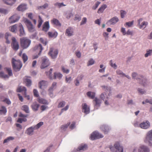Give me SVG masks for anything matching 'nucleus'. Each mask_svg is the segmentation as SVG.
Instances as JSON below:
<instances>
[{
	"instance_id": "39448f33",
	"label": "nucleus",
	"mask_w": 152,
	"mask_h": 152,
	"mask_svg": "<svg viewBox=\"0 0 152 152\" xmlns=\"http://www.w3.org/2000/svg\"><path fill=\"white\" fill-rule=\"evenodd\" d=\"M42 64L41 68L42 69L45 68L50 65V62L48 58L46 57L42 58Z\"/></svg>"
},
{
	"instance_id": "8fccbe9b",
	"label": "nucleus",
	"mask_w": 152,
	"mask_h": 152,
	"mask_svg": "<svg viewBox=\"0 0 152 152\" xmlns=\"http://www.w3.org/2000/svg\"><path fill=\"white\" fill-rule=\"evenodd\" d=\"M48 4L47 3H45L43 6L38 7V8L39 9H45L48 7Z\"/></svg>"
},
{
	"instance_id": "a878e982",
	"label": "nucleus",
	"mask_w": 152,
	"mask_h": 152,
	"mask_svg": "<svg viewBox=\"0 0 152 152\" xmlns=\"http://www.w3.org/2000/svg\"><path fill=\"white\" fill-rule=\"evenodd\" d=\"M37 101L38 102L42 104H48V101L42 98H39L37 99Z\"/></svg>"
},
{
	"instance_id": "4c0bfd02",
	"label": "nucleus",
	"mask_w": 152,
	"mask_h": 152,
	"mask_svg": "<svg viewBox=\"0 0 152 152\" xmlns=\"http://www.w3.org/2000/svg\"><path fill=\"white\" fill-rule=\"evenodd\" d=\"M62 77V75L60 73H55L54 75V79H56L57 78L59 79H61Z\"/></svg>"
},
{
	"instance_id": "9b49d317",
	"label": "nucleus",
	"mask_w": 152,
	"mask_h": 152,
	"mask_svg": "<svg viewBox=\"0 0 152 152\" xmlns=\"http://www.w3.org/2000/svg\"><path fill=\"white\" fill-rule=\"evenodd\" d=\"M25 23L29 31L30 32L33 31L34 30V27L31 22L28 19H26L25 20Z\"/></svg>"
},
{
	"instance_id": "e2e57ef3",
	"label": "nucleus",
	"mask_w": 152,
	"mask_h": 152,
	"mask_svg": "<svg viewBox=\"0 0 152 152\" xmlns=\"http://www.w3.org/2000/svg\"><path fill=\"white\" fill-rule=\"evenodd\" d=\"M110 66L115 69H116L117 67V66L115 64H113L112 60H111L110 61Z\"/></svg>"
},
{
	"instance_id": "49530a36",
	"label": "nucleus",
	"mask_w": 152,
	"mask_h": 152,
	"mask_svg": "<svg viewBox=\"0 0 152 152\" xmlns=\"http://www.w3.org/2000/svg\"><path fill=\"white\" fill-rule=\"evenodd\" d=\"M25 82L26 86L28 87L30 86L31 85V81L29 79H26L25 80Z\"/></svg>"
},
{
	"instance_id": "37998d69",
	"label": "nucleus",
	"mask_w": 152,
	"mask_h": 152,
	"mask_svg": "<svg viewBox=\"0 0 152 152\" xmlns=\"http://www.w3.org/2000/svg\"><path fill=\"white\" fill-rule=\"evenodd\" d=\"M1 99L2 101L6 102L8 104H11V101L8 99L5 98L4 99H3L2 98V97H1Z\"/></svg>"
},
{
	"instance_id": "20e7f679",
	"label": "nucleus",
	"mask_w": 152,
	"mask_h": 152,
	"mask_svg": "<svg viewBox=\"0 0 152 152\" xmlns=\"http://www.w3.org/2000/svg\"><path fill=\"white\" fill-rule=\"evenodd\" d=\"M132 77L133 78L136 79L137 80H142L141 81H140V83L144 86H145L146 84V80L145 78H144L142 76H140V78H138L137 77V74L135 72H133L132 73Z\"/></svg>"
},
{
	"instance_id": "13d9d810",
	"label": "nucleus",
	"mask_w": 152,
	"mask_h": 152,
	"mask_svg": "<svg viewBox=\"0 0 152 152\" xmlns=\"http://www.w3.org/2000/svg\"><path fill=\"white\" fill-rule=\"evenodd\" d=\"M54 5L56 6H58L59 8L62 6H65L66 5L64 4L63 3H56Z\"/></svg>"
},
{
	"instance_id": "72a5a7b5",
	"label": "nucleus",
	"mask_w": 152,
	"mask_h": 152,
	"mask_svg": "<svg viewBox=\"0 0 152 152\" xmlns=\"http://www.w3.org/2000/svg\"><path fill=\"white\" fill-rule=\"evenodd\" d=\"M11 37V35L8 33H6L5 36V38L6 40V43L7 44L10 43V39Z\"/></svg>"
},
{
	"instance_id": "473e14b6",
	"label": "nucleus",
	"mask_w": 152,
	"mask_h": 152,
	"mask_svg": "<svg viewBox=\"0 0 152 152\" xmlns=\"http://www.w3.org/2000/svg\"><path fill=\"white\" fill-rule=\"evenodd\" d=\"M14 139L15 137H9L4 140L3 141V143L8 142L10 141L13 140Z\"/></svg>"
},
{
	"instance_id": "4be33fe9",
	"label": "nucleus",
	"mask_w": 152,
	"mask_h": 152,
	"mask_svg": "<svg viewBox=\"0 0 152 152\" xmlns=\"http://www.w3.org/2000/svg\"><path fill=\"white\" fill-rule=\"evenodd\" d=\"M39 106V104L37 102H35L33 103L31 105V107L34 111H36L38 110Z\"/></svg>"
},
{
	"instance_id": "58836bf2",
	"label": "nucleus",
	"mask_w": 152,
	"mask_h": 152,
	"mask_svg": "<svg viewBox=\"0 0 152 152\" xmlns=\"http://www.w3.org/2000/svg\"><path fill=\"white\" fill-rule=\"evenodd\" d=\"M70 122H68L66 124L61 126L60 127V129L61 130H65L68 126L70 125Z\"/></svg>"
},
{
	"instance_id": "69168bd1",
	"label": "nucleus",
	"mask_w": 152,
	"mask_h": 152,
	"mask_svg": "<svg viewBox=\"0 0 152 152\" xmlns=\"http://www.w3.org/2000/svg\"><path fill=\"white\" fill-rule=\"evenodd\" d=\"M117 74L118 75H121L122 77L124 76V75H125V74L122 72V71L120 70H117L116 71Z\"/></svg>"
},
{
	"instance_id": "7c9ffc66",
	"label": "nucleus",
	"mask_w": 152,
	"mask_h": 152,
	"mask_svg": "<svg viewBox=\"0 0 152 152\" xmlns=\"http://www.w3.org/2000/svg\"><path fill=\"white\" fill-rule=\"evenodd\" d=\"M101 128L105 134L107 133L109 131V127L105 125H102V126Z\"/></svg>"
},
{
	"instance_id": "603ef678",
	"label": "nucleus",
	"mask_w": 152,
	"mask_h": 152,
	"mask_svg": "<svg viewBox=\"0 0 152 152\" xmlns=\"http://www.w3.org/2000/svg\"><path fill=\"white\" fill-rule=\"evenodd\" d=\"M22 58L24 63H25L27 60L28 59L27 56L25 53L23 54Z\"/></svg>"
},
{
	"instance_id": "c9c22d12",
	"label": "nucleus",
	"mask_w": 152,
	"mask_h": 152,
	"mask_svg": "<svg viewBox=\"0 0 152 152\" xmlns=\"http://www.w3.org/2000/svg\"><path fill=\"white\" fill-rule=\"evenodd\" d=\"M21 109L24 111L26 113H29V107L27 105H23Z\"/></svg>"
},
{
	"instance_id": "ea45409f",
	"label": "nucleus",
	"mask_w": 152,
	"mask_h": 152,
	"mask_svg": "<svg viewBox=\"0 0 152 152\" xmlns=\"http://www.w3.org/2000/svg\"><path fill=\"white\" fill-rule=\"evenodd\" d=\"M7 112V109L6 107L3 106L1 107V109L0 110V114H5Z\"/></svg>"
},
{
	"instance_id": "412c9836",
	"label": "nucleus",
	"mask_w": 152,
	"mask_h": 152,
	"mask_svg": "<svg viewBox=\"0 0 152 152\" xmlns=\"http://www.w3.org/2000/svg\"><path fill=\"white\" fill-rule=\"evenodd\" d=\"M51 23L56 26H61V23L59 20L57 19L54 18L51 20Z\"/></svg>"
},
{
	"instance_id": "0eeeda50",
	"label": "nucleus",
	"mask_w": 152,
	"mask_h": 152,
	"mask_svg": "<svg viewBox=\"0 0 152 152\" xmlns=\"http://www.w3.org/2000/svg\"><path fill=\"white\" fill-rule=\"evenodd\" d=\"M34 49L35 50H37L38 51H39L38 55H37L33 56V58L36 59L38 58L39 56L40 55L43 48L42 45L39 44L38 45L35 46Z\"/></svg>"
},
{
	"instance_id": "774afa93",
	"label": "nucleus",
	"mask_w": 152,
	"mask_h": 152,
	"mask_svg": "<svg viewBox=\"0 0 152 152\" xmlns=\"http://www.w3.org/2000/svg\"><path fill=\"white\" fill-rule=\"evenodd\" d=\"M75 122H72L69 127L70 129H72L75 128Z\"/></svg>"
},
{
	"instance_id": "680f3d73",
	"label": "nucleus",
	"mask_w": 152,
	"mask_h": 152,
	"mask_svg": "<svg viewBox=\"0 0 152 152\" xmlns=\"http://www.w3.org/2000/svg\"><path fill=\"white\" fill-rule=\"evenodd\" d=\"M8 12V11L6 9L3 8H0V12L1 13L4 14H7Z\"/></svg>"
},
{
	"instance_id": "052dcab7",
	"label": "nucleus",
	"mask_w": 152,
	"mask_h": 152,
	"mask_svg": "<svg viewBox=\"0 0 152 152\" xmlns=\"http://www.w3.org/2000/svg\"><path fill=\"white\" fill-rule=\"evenodd\" d=\"M90 139L91 140H94L95 139V132H93L91 134Z\"/></svg>"
},
{
	"instance_id": "f8f14e48",
	"label": "nucleus",
	"mask_w": 152,
	"mask_h": 152,
	"mask_svg": "<svg viewBox=\"0 0 152 152\" xmlns=\"http://www.w3.org/2000/svg\"><path fill=\"white\" fill-rule=\"evenodd\" d=\"M58 54V51L57 50H54L53 48H51L50 49L48 54L53 58H56Z\"/></svg>"
},
{
	"instance_id": "f257e3e1",
	"label": "nucleus",
	"mask_w": 152,
	"mask_h": 152,
	"mask_svg": "<svg viewBox=\"0 0 152 152\" xmlns=\"http://www.w3.org/2000/svg\"><path fill=\"white\" fill-rule=\"evenodd\" d=\"M12 67L14 70L16 72L19 71L22 67V64L19 60H16L12 58Z\"/></svg>"
},
{
	"instance_id": "79ce46f5",
	"label": "nucleus",
	"mask_w": 152,
	"mask_h": 152,
	"mask_svg": "<svg viewBox=\"0 0 152 152\" xmlns=\"http://www.w3.org/2000/svg\"><path fill=\"white\" fill-rule=\"evenodd\" d=\"M103 137V136L98 132L96 131V139H99Z\"/></svg>"
},
{
	"instance_id": "c85d7f7f",
	"label": "nucleus",
	"mask_w": 152,
	"mask_h": 152,
	"mask_svg": "<svg viewBox=\"0 0 152 152\" xmlns=\"http://www.w3.org/2000/svg\"><path fill=\"white\" fill-rule=\"evenodd\" d=\"M48 82L47 81L42 80L39 82V88L42 89V87L45 86L47 85Z\"/></svg>"
},
{
	"instance_id": "423d86ee",
	"label": "nucleus",
	"mask_w": 152,
	"mask_h": 152,
	"mask_svg": "<svg viewBox=\"0 0 152 152\" xmlns=\"http://www.w3.org/2000/svg\"><path fill=\"white\" fill-rule=\"evenodd\" d=\"M150 141H152V129L148 131L147 134L145 142V143L148 142V145L151 146L152 144L150 142Z\"/></svg>"
},
{
	"instance_id": "c03bdc74",
	"label": "nucleus",
	"mask_w": 152,
	"mask_h": 152,
	"mask_svg": "<svg viewBox=\"0 0 152 152\" xmlns=\"http://www.w3.org/2000/svg\"><path fill=\"white\" fill-rule=\"evenodd\" d=\"M66 102L65 101H62L61 102L59 103L58 106V108L63 107L64 106Z\"/></svg>"
},
{
	"instance_id": "4d7b16f0",
	"label": "nucleus",
	"mask_w": 152,
	"mask_h": 152,
	"mask_svg": "<svg viewBox=\"0 0 152 152\" xmlns=\"http://www.w3.org/2000/svg\"><path fill=\"white\" fill-rule=\"evenodd\" d=\"M33 93L34 96L36 97H38L39 96L38 94V92L37 90L36 89H34L33 90Z\"/></svg>"
},
{
	"instance_id": "bb28decb",
	"label": "nucleus",
	"mask_w": 152,
	"mask_h": 152,
	"mask_svg": "<svg viewBox=\"0 0 152 152\" xmlns=\"http://www.w3.org/2000/svg\"><path fill=\"white\" fill-rule=\"evenodd\" d=\"M107 7V6L105 4L102 5L99 9L98 11V13H102L104 10Z\"/></svg>"
},
{
	"instance_id": "4468645a",
	"label": "nucleus",
	"mask_w": 152,
	"mask_h": 152,
	"mask_svg": "<svg viewBox=\"0 0 152 152\" xmlns=\"http://www.w3.org/2000/svg\"><path fill=\"white\" fill-rule=\"evenodd\" d=\"M138 152H150L149 149L146 146L141 145L138 150Z\"/></svg>"
},
{
	"instance_id": "c756f323",
	"label": "nucleus",
	"mask_w": 152,
	"mask_h": 152,
	"mask_svg": "<svg viewBox=\"0 0 152 152\" xmlns=\"http://www.w3.org/2000/svg\"><path fill=\"white\" fill-rule=\"evenodd\" d=\"M23 91L24 92V93L26 94V89L24 87L19 86L18 87L17 90V92H20Z\"/></svg>"
},
{
	"instance_id": "7ed1b4c3",
	"label": "nucleus",
	"mask_w": 152,
	"mask_h": 152,
	"mask_svg": "<svg viewBox=\"0 0 152 152\" xmlns=\"http://www.w3.org/2000/svg\"><path fill=\"white\" fill-rule=\"evenodd\" d=\"M110 149L113 152H123V147L118 142H116L114 146L110 147Z\"/></svg>"
},
{
	"instance_id": "a18cd8bd",
	"label": "nucleus",
	"mask_w": 152,
	"mask_h": 152,
	"mask_svg": "<svg viewBox=\"0 0 152 152\" xmlns=\"http://www.w3.org/2000/svg\"><path fill=\"white\" fill-rule=\"evenodd\" d=\"M39 20H38V27L39 28L42 24V23L43 22V20L42 19V18L40 17V16H39Z\"/></svg>"
},
{
	"instance_id": "6e6d98bb",
	"label": "nucleus",
	"mask_w": 152,
	"mask_h": 152,
	"mask_svg": "<svg viewBox=\"0 0 152 152\" xmlns=\"http://www.w3.org/2000/svg\"><path fill=\"white\" fill-rule=\"evenodd\" d=\"M120 13L121 17L122 18H123L124 17L125 15H126V12L125 11L121 10L120 11Z\"/></svg>"
},
{
	"instance_id": "1a4fd4ad",
	"label": "nucleus",
	"mask_w": 152,
	"mask_h": 152,
	"mask_svg": "<svg viewBox=\"0 0 152 152\" xmlns=\"http://www.w3.org/2000/svg\"><path fill=\"white\" fill-rule=\"evenodd\" d=\"M19 116L20 117H22V118H19L17 120V122L21 123L23 122H26L27 121V119L26 118L27 117L28 115H24L22 113H19Z\"/></svg>"
},
{
	"instance_id": "6ab92c4d",
	"label": "nucleus",
	"mask_w": 152,
	"mask_h": 152,
	"mask_svg": "<svg viewBox=\"0 0 152 152\" xmlns=\"http://www.w3.org/2000/svg\"><path fill=\"white\" fill-rule=\"evenodd\" d=\"M142 18L138 20V24L140 25V28H145L148 24L147 22L144 21L142 22L141 24H140V22L142 21Z\"/></svg>"
},
{
	"instance_id": "bf43d9fd",
	"label": "nucleus",
	"mask_w": 152,
	"mask_h": 152,
	"mask_svg": "<svg viewBox=\"0 0 152 152\" xmlns=\"http://www.w3.org/2000/svg\"><path fill=\"white\" fill-rule=\"evenodd\" d=\"M6 69V71L7 73H8V74L9 76H12V71L11 70V69L10 68H7Z\"/></svg>"
},
{
	"instance_id": "09e8293b",
	"label": "nucleus",
	"mask_w": 152,
	"mask_h": 152,
	"mask_svg": "<svg viewBox=\"0 0 152 152\" xmlns=\"http://www.w3.org/2000/svg\"><path fill=\"white\" fill-rule=\"evenodd\" d=\"M61 69L62 72L64 73L67 74L69 72V70L64 66H62L61 67Z\"/></svg>"
},
{
	"instance_id": "ddd939ff",
	"label": "nucleus",
	"mask_w": 152,
	"mask_h": 152,
	"mask_svg": "<svg viewBox=\"0 0 152 152\" xmlns=\"http://www.w3.org/2000/svg\"><path fill=\"white\" fill-rule=\"evenodd\" d=\"M140 126L143 129H147L150 126V123L148 121L145 122H143L140 124Z\"/></svg>"
},
{
	"instance_id": "cd10ccee",
	"label": "nucleus",
	"mask_w": 152,
	"mask_h": 152,
	"mask_svg": "<svg viewBox=\"0 0 152 152\" xmlns=\"http://www.w3.org/2000/svg\"><path fill=\"white\" fill-rule=\"evenodd\" d=\"M3 1L5 4L11 5L15 3L16 0H3Z\"/></svg>"
},
{
	"instance_id": "de8ad7c7",
	"label": "nucleus",
	"mask_w": 152,
	"mask_h": 152,
	"mask_svg": "<svg viewBox=\"0 0 152 152\" xmlns=\"http://www.w3.org/2000/svg\"><path fill=\"white\" fill-rule=\"evenodd\" d=\"M43 124V123L40 122L37 124L36 126H34L35 129H37L40 127Z\"/></svg>"
},
{
	"instance_id": "aec40b11",
	"label": "nucleus",
	"mask_w": 152,
	"mask_h": 152,
	"mask_svg": "<svg viewBox=\"0 0 152 152\" xmlns=\"http://www.w3.org/2000/svg\"><path fill=\"white\" fill-rule=\"evenodd\" d=\"M87 145L86 144H81L77 148V151H84L87 149Z\"/></svg>"
},
{
	"instance_id": "338daca9",
	"label": "nucleus",
	"mask_w": 152,
	"mask_h": 152,
	"mask_svg": "<svg viewBox=\"0 0 152 152\" xmlns=\"http://www.w3.org/2000/svg\"><path fill=\"white\" fill-rule=\"evenodd\" d=\"M87 22V19L86 18H83L80 23V25H82L83 24H85Z\"/></svg>"
},
{
	"instance_id": "2f4dec72",
	"label": "nucleus",
	"mask_w": 152,
	"mask_h": 152,
	"mask_svg": "<svg viewBox=\"0 0 152 152\" xmlns=\"http://www.w3.org/2000/svg\"><path fill=\"white\" fill-rule=\"evenodd\" d=\"M87 96L91 99H94L95 96V94L94 92L88 91L87 93Z\"/></svg>"
},
{
	"instance_id": "9d476101",
	"label": "nucleus",
	"mask_w": 152,
	"mask_h": 152,
	"mask_svg": "<svg viewBox=\"0 0 152 152\" xmlns=\"http://www.w3.org/2000/svg\"><path fill=\"white\" fill-rule=\"evenodd\" d=\"M12 46L13 49L15 50H17L19 48V45L18 42L16 41L15 38L13 37L12 38Z\"/></svg>"
},
{
	"instance_id": "3c124183",
	"label": "nucleus",
	"mask_w": 152,
	"mask_h": 152,
	"mask_svg": "<svg viewBox=\"0 0 152 152\" xmlns=\"http://www.w3.org/2000/svg\"><path fill=\"white\" fill-rule=\"evenodd\" d=\"M0 77L4 78H9V76L7 75H5L2 72H0Z\"/></svg>"
},
{
	"instance_id": "dca6fc26",
	"label": "nucleus",
	"mask_w": 152,
	"mask_h": 152,
	"mask_svg": "<svg viewBox=\"0 0 152 152\" xmlns=\"http://www.w3.org/2000/svg\"><path fill=\"white\" fill-rule=\"evenodd\" d=\"M119 21V19L116 17H115L108 21V23L110 25H114Z\"/></svg>"
},
{
	"instance_id": "2eb2a0df",
	"label": "nucleus",
	"mask_w": 152,
	"mask_h": 152,
	"mask_svg": "<svg viewBox=\"0 0 152 152\" xmlns=\"http://www.w3.org/2000/svg\"><path fill=\"white\" fill-rule=\"evenodd\" d=\"M82 109L83 111L86 114H88L90 112L89 107L86 103L82 104Z\"/></svg>"
},
{
	"instance_id": "f704fd0d",
	"label": "nucleus",
	"mask_w": 152,
	"mask_h": 152,
	"mask_svg": "<svg viewBox=\"0 0 152 152\" xmlns=\"http://www.w3.org/2000/svg\"><path fill=\"white\" fill-rule=\"evenodd\" d=\"M48 34L50 37L56 38L57 36L58 33L56 32L53 33L49 32Z\"/></svg>"
},
{
	"instance_id": "a211bd4d",
	"label": "nucleus",
	"mask_w": 152,
	"mask_h": 152,
	"mask_svg": "<svg viewBox=\"0 0 152 152\" xmlns=\"http://www.w3.org/2000/svg\"><path fill=\"white\" fill-rule=\"evenodd\" d=\"M50 28L49 22L48 21L45 22L42 26V30L46 32L48 31Z\"/></svg>"
},
{
	"instance_id": "5701e85b",
	"label": "nucleus",
	"mask_w": 152,
	"mask_h": 152,
	"mask_svg": "<svg viewBox=\"0 0 152 152\" xmlns=\"http://www.w3.org/2000/svg\"><path fill=\"white\" fill-rule=\"evenodd\" d=\"M35 129L34 127H31L28 128L26 130L25 133L28 135H32L34 130Z\"/></svg>"
},
{
	"instance_id": "393cba45",
	"label": "nucleus",
	"mask_w": 152,
	"mask_h": 152,
	"mask_svg": "<svg viewBox=\"0 0 152 152\" xmlns=\"http://www.w3.org/2000/svg\"><path fill=\"white\" fill-rule=\"evenodd\" d=\"M73 31L72 28L69 27L66 29L65 34L68 36H71L73 35Z\"/></svg>"
},
{
	"instance_id": "5fc2aeb1",
	"label": "nucleus",
	"mask_w": 152,
	"mask_h": 152,
	"mask_svg": "<svg viewBox=\"0 0 152 152\" xmlns=\"http://www.w3.org/2000/svg\"><path fill=\"white\" fill-rule=\"evenodd\" d=\"M151 54H152V50H150L147 51V53L145 54V57H147L150 56Z\"/></svg>"
},
{
	"instance_id": "b1692460",
	"label": "nucleus",
	"mask_w": 152,
	"mask_h": 152,
	"mask_svg": "<svg viewBox=\"0 0 152 152\" xmlns=\"http://www.w3.org/2000/svg\"><path fill=\"white\" fill-rule=\"evenodd\" d=\"M18 27L19 28V31L20 32V36H22L24 35L25 34L24 31L23 26L21 23L19 24Z\"/></svg>"
},
{
	"instance_id": "f03ea898",
	"label": "nucleus",
	"mask_w": 152,
	"mask_h": 152,
	"mask_svg": "<svg viewBox=\"0 0 152 152\" xmlns=\"http://www.w3.org/2000/svg\"><path fill=\"white\" fill-rule=\"evenodd\" d=\"M20 45L23 49L27 48L31 43V41L26 38H22L20 39Z\"/></svg>"
},
{
	"instance_id": "864d4df0",
	"label": "nucleus",
	"mask_w": 152,
	"mask_h": 152,
	"mask_svg": "<svg viewBox=\"0 0 152 152\" xmlns=\"http://www.w3.org/2000/svg\"><path fill=\"white\" fill-rule=\"evenodd\" d=\"M53 89L52 87H50L48 90V94L50 97H52L53 96Z\"/></svg>"
},
{
	"instance_id": "0e129e2a",
	"label": "nucleus",
	"mask_w": 152,
	"mask_h": 152,
	"mask_svg": "<svg viewBox=\"0 0 152 152\" xmlns=\"http://www.w3.org/2000/svg\"><path fill=\"white\" fill-rule=\"evenodd\" d=\"M133 23H134L133 21H132L131 22H126L124 25L125 26H126V25L128 26L129 27H131V26H132L133 25Z\"/></svg>"
},
{
	"instance_id": "a19ab883",
	"label": "nucleus",
	"mask_w": 152,
	"mask_h": 152,
	"mask_svg": "<svg viewBox=\"0 0 152 152\" xmlns=\"http://www.w3.org/2000/svg\"><path fill=\"white\" fill-rule=\"evenodd\" d=\"M96 109H97L98 107H99L101 103V101L99 99L96 98Z\"/></svg>"
},
{
	"instance_id": "e433bc0d",
	"label": "nucleus",
	"mask_w": 152,
	"mask_h": 152,
	"mask_svg": "<svg viewBox=\"0 0 152 152\" xmlns=\"http://www.w3.org/2000/svg\"><path fill=\"white\" fill-rule=\"evenodd\" d=\"M18 26L16 24H15L13 26H10V31L13 32H15L17 31Z\"/></svg>"
},
{
	"instance_id": "6e6552de",
	"label": "nucleus",
	"mask_w": 152,
	"mask_h": 152,
	"mask_svg": "<svg viewBox=\"0 0 152 152\" xmlns=\"http://www.w3.org/2000/svg\"><path fill=\"white\" fill-rule=\"evenodd\" d=\"M20 17L17 14H15L10 17L9 19V22L10 23H15L18 20Z\"/></svg>"
},
{
	"instance_id": "f3484780",
	"label": "nucleus",
	"mask_w": 152,
	"mask_h": 152,
	"mask_svg": "<svg viewBox=\"0 0 152 152\" xmlns=\"http://www.w3.org/2000/svg\"><path fill=\"white\" fill-rule=\"evenodd\" d=\"M26 9V5L25 4H21L19 5L17 8L18 10L21 11H23Z\"/></svg>"
}]
</instances>
